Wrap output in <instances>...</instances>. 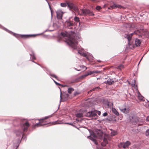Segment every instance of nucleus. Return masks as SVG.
Listing matches in <instances>:
<instances>
[{
	"instance_id": "obj_39",
	"label": "nucleus",
	"mask_w": 149,
	"mask_h": 149,
	"mask_svg": "<svg viewBox=\"0 0 149 149\" xmlns=\"http://www.w3.org/2000/svg\"><path fill=\"white\" fill-rule=\"evenodd\" d=\"M69 95L68 94H66L64 96L65 97L66 99H67L69 97Z\"/></svg>"
},
{
	"instance_id": "obj_24",
	"label": "nucleus",
	"mask_w": 149,
	"mask_h": 149,
	"mask_svg": "<svg viewBox=\"0 0 149 149\" xmlns=\"http://www.w3.org/2000/svg\"><path fill=\"white\" fill-rule=\"evenodd\" d=\"M61 6L63 7H65L67 6H68V2L67 3H61L60 4Z\"/></svg>"
},
{
	"instance_id": "obj_44",
	"label": "nucleus",
	"mask_w": 149,
	"mask_h": 149,
	"mask_svg": "<svg viewBox=\"0 0 149 149\" xmlns=\"http://www.w3.org/2000/svg\"><path fill=\"white\" fill-rule=\"evenodd\" d=\"M146 119L147 120L149 121V116L147 117Z\"/></svg>"
},
{
	"instance_id": "obj_10",
	"label": "nucleus",
	"mask_w": 149,
	"mask_h": 149,
	"mask_svg": "<svg viewBox=\"0 0 149 149\" xmlns=\"http://www.w3.org/2000/svg\"><path fill=\"white\" fill-rule=\"evenodd\" d=\"M134 34H136V33L135 32H134L132 33L129 35H128V34H125V38H126L127 39L128 41L129 42L128 43V44H129V42L131 40V38L132 37V35Z\"/></svg>"
},
{
	"instance_id": "obj_32",
	"label": "nucleus",
	"mask_w": 149,
	"mask_h": 149,
	"mask_svg": "<svg viewBox=\"0 0 149 149\" xmlns=\"http://www.w3.org/2000/svg\"><path fill=\"white\" fill-rule=\"evenodd\" d=\"M50 75L51 76L55 78L56 79H58V77L55 74H50Z\"/></svg>"
},
{
	"instance_id": "obj_5",
	"label": "nucleus",
	"mask_w": 149,
	"mask_h": 149,
	"mask_svg": "<svg viewBox=\"0 0 149 149\" xmlns=\"http://www.w3.org/2000/svg\"><path fill=\"white\" fill-rule=\"evenodd\" d=\"M67 7L70 10H73L77 12H78L79 11L78 9L77 6L72 2H68Z\"/></svg>"
},
{
	"instance_id": "obj_43",
	"label": "nucleus",
	"mask_w": 149,
	"mask_h": 149,
	"mask_svg": "<svg viewBox=\"0 0 149 149\" xmlns=\"http://www.w3.org/2000/svg\"><path fill=\"white\" fill-rule=\"evenodd\" d=\"M93 73V71H90L88 74V75H91Z\"/></svg>"
},
{
	"instance_id": "obj_50",
	"label": "nucleus",
	"mask_w": 149,
	"mask_h": 149,
	"mask_svg": "<svg viewBox=\"0 0 149 149\" xmlns=\"http://www.w3.org/2000/svg\"><path fill=\"white\" fill-rule=\"evenodd\" d=\"M48 3H48H49L48 2V0H45Z\"/></svg>"
},
{
	"instance_id": "obj_26",
	"label": "nucleus",
	"mask_w": 149,
	"mask_h": 149,
	"mask_svg": "<svg viewBox=\"0 0 149 149\" xmlns=\"http://www.w3.org/2000/svg\"><path fill=\"white\" fill-rule=\"evenodd\" d=\"M117 134V131H113L111 133V135L112 136H114Z\"/></svg>"
},
{
	"instance_id": "obj_11",
	"label": "nucleus",
	"mask_w": 149,
	"mask_h": 149,
	"mask_svg": "<svg viewBox=\"0 0 149 149\" xmlns=\"http://www.w3.org/2000/svg\"><path fill=\"white\" fill-rule=\"evenodd\" d=\"M122 6L120 5H117L114 4L113 5L111 6L110 7L108 8V9H116L117 8H121Z\"/></svg>"
},
{
	"instance_id": "obj_40",
	"label": "nucleus",
	"mask_w": 149,
	"mask_h": 149,
	"mask_svg": "<svg viewBox=\"0 0 149 149\" xmlns=\"http://www.w3.org/2000/svg\"><path fill=\"white\" fill-rule=\"evenodd\" d=\"M48 5L49 6V8H50V11H51V15H52V10L51 7H50V5L49 4V3H48Z\"/></svg>"
},
{
	"instance_id": "obj_25",
	"label": "nucleus",
	"mask_w": 149,
	"mask_h": 149,
	"mask_svg": "<svg viewBox=\"0 0 149 149\" xmlns=\"http://www.w3.org/2000/svg\"><path fill=\"white\" fill-rule=\"evenodd\" d=\"M30 55L31 56V58L32 60H34L36 59V57L35 56V54L33 52H32V54H30Z\"/></svg>"
},
{
	"instance_id": "obj_13",
	"label": "nucleus",
	"mask_w": 149,
	"mask_h": 149,
	"mask_svg": "<svg viewBox=\"0 0 149 149\" xmlns=\"http://www.w3.org/2000/svg\"><path fill=\"white\" fill-rule=\"evenodd\" d=\"M141 42L140 40L137 38L135 40V45L136 46H138L140 45Z\"/></svg>"
},
{
	"instance_id": "obj_37",
	"label": "nucleus",
	"mask_w": 149,
	"mask_h": 149,
	"mask_svg": "<svg viewBox=\"0 0 149 149\" xmlns=\"http://www.w3.org/2000/svg\"><path fill=\"white\" fill-rule=\"evenodd\" d=\"M51 116H46L44 118L42 119L41 120H43L48 118L50 117Z\"/></svg>"
},
{
	"instance_id": "obj_20",
	"label": "nucleus",
	"mask_w": 149,
	"mask_h": 149,
	"mask_svg": "<svg viewBox=\"0 0 149 149\" xmlns=\"http://www.w3.org/2000/svg\"><path fill=\"white\" fill-rule=\"evenodd\" d=\"M138 91V90H137ZM138 97L139 99L140 100H143V97L142 96L140 93L138 91Z\"/></svg>"
},
{
	"instance_id": "obj_27",
	"label": "nucleus",
	"mask_w": 149,
	"mask_h": 149,
	"mask_svg": "<svg viewBox=\"0 0 149 149\" xmlns=\"http://www.w3.org/2000/svg\"><path fill=\"white\" fill-rule=\"evenodd\" d=\"M61 35L63 37H65L68 36L67 34L63 32H61Z\"/></svg>"
},
{
	"instance_id": "obj_41",
	"label": "nucleus",
	"mask_w": 149,
	"mask_h": 149,
	"mask_svg": "<svg viewBox=\"0 0 149 149\" xmlns=\"http://www.w3.org/2000/svg\"><path fill=\"white\" fill-rule=\"evenodd\" d=\"M100 73V71L98 70H96L95 71H93V73Z\"/></svg>"
},
{
	"instance_id": "obj_29",
	"label": "nucleus",
	"mask_w": 149,
	"mask_h": 149,
	"mask_svg": "<svg viewBox=\"0 0 149 149\" xmlns=\"http://www.w3.org/2000/svg\"><path fill=\"white\" fill-rule=\"evenodd\" d=\"M74 20L77 22H79L80 21L79 18L77 17H75L74 18Z\"/></svg>"
},
{
	"instance_id": "obj_31",
	"label": "nucleus",
	"mask_w": 149,
	"mask_h": 149,
	"mask_svg": "<svg viewBox=\"0 0 149 149\" xmlns=\"http://www.w3.org/2000/svg\"><path fill=\"white\" fill-rule=\"evenodd\" d=\"M95 112L96 113V114L97 115V114L98 115L100 116L101 114V112L100 111H97L95 110H94Z\"/></svg>"
},
{
	"instance_id": "obj_35",
	"label": "nucleus",
	"mask_w": 149,
	"mask_h": 149,
	"mask_svg": "<svg viewBox=\"0 0 149 149\" xmlns=\"http://www.w3.org/2000/svg\"><path fill=\"white\" fill-rule=\"evenodd\" d=\"M146 136H149V129L147 130L146 131Z\"/></svg>"
},
{
	"instance_id": "obj_6",
	"label": "nucleus",
	"mask_w": 149,
	"mask_h": 149,
	"mask_svg": "<svg viewBox=\"0 0 149 149\" xmlns=\"http://www.w3.org/2000/svg\"><path fill=\"white\" fill-rule=\"evenodd\" d=\"M86 116L88 117L91 118L92 119H97V115L95 112L94 110H92L91 111H89L86 113Z\"/></svg>"
},
{
	"instance_id": "obj_18",
	"label": "nucleus",
	"mask_w": 149,
	"mask_h": 149,
	"mask_svg": "<svg viewBox=\"0 0 149 149\" xmlns=\"http://www.w3.org/2000/svg\"><path fill=\"white\" fill-rule=\"evenodd\" d=\"M3 29H4V30H5L6 31H7V32L10 33L11 34H13V35L17 37V35L16 34H15V33H13V32L9 31V30H8V29L5 28H3Z\"/></svg>"
},
{
	"instance_id": "obj_49",
	"label": "nucleus",
	"mask_w": 149,
	"mask_h": 149,
	"mask_svg": "<svg viewBox=\"0 0 149 149\" xmlns=\"http://www.w3.org/2000/svg\"><path fill=\"white\" fill-rule=\"evenodd\" d=\"M142 58H141V60H140V61H139V63L138 64H139V63L141 61V59H142Z\"/></svg>"
},
{
	"instance_id": "obj_7",
	"label": "nucleus",
	"mask_w": 149,
	"mask_h": 149,
	"mask_svg": "<svg viewBox=\"0 0 149 149\" xmlns=\"http://www.w3.org/2000/svg\"><path fill=\"white\" fill-rule=\"evenodd\" d=\"M131 145V143L129 141H127L124 143L122 142L119 143L118 146L119 148H123L125 149L128 148Z\"/></svg>"
},
{
	"instance_id": "obj_4",
	"label": "nucleus",
	"mask_w": 149,
	"mask_h": 149,
	"mask_svg": "<svg viewBox=\"0 0 149 149\" xmlns=\"http://www.w3.org/2000/svg\"><path fill=\"white\" fill-rule=\"evenodd\" d=\"M81 13H79V12L78 14L80 15H88L90 16H93L94 14L92 11H90L89 10L87 9H81L80 10Z\"/></svg>"
},
{
	"instance_id": "obj_17",
	"label": "nucleus",
	"mask_w": 149,
	"mask_h": 149,
	"mask_svg": "<svg viewBox=\"0 0 149 149\" xmlns=\"http://www.w3.org/2000/svg\"><path fill=\"white\" fill-rule=\"evenodd\" d=\"M40 34H38L37 35H21V37L23 38H28L29 37H31V36H35L37 35H40Z\"/></svg>"
},
{
	"instance_id": "obj_1",
	"label": "nucleus",
	"mask_w": 149,
	"mask_h": 149,
	"mask_svg": "<svg viewBox=\"0 0 149 149\" xmlns=\"http://www.w3.org/2000/svg\"><path fill=\"white\" fill-rule=\"evenodd\" d=\"M80 38V37L77 36V35H76L75 34L70 35L68 38V40H67L66 42L73 49H77L78 51V52L79 54L84 57H86L87 59H89V58L90 57L86 56V54L84 52V49H82L81 50H79L77 46L78 43L77 40L79 39ZM90 58L91 60L93 59L94 58L93 56H90Z\"/></svg>"
},
{
	"instance_id": "obj_12",
	"label": "nucleus",
	"mask_w": 149,
	"mask_h": 149,
	"mask_svg": "<svg viewBox=\"0 0 149 149\" xmlns=\"http://www.w3.org/2000/svg\"><path fill=\"white\" fill-rule=\"evenodd\" d=\"M114 82L113 81L112 79H109L107 81H105L104 83L105 84H107L109 85H110Z\"/></svg>"
},
{
	"instance_id": "obj_36",
	"label": "nucleus",
	"mask_w": 149,
	"mask_h": 149,
	"mask_svg": "<svg viewBox=\"0 0 149 149\" xmlns=\"http://www.w3.org/2000/svg\"><path fill=\"white\" fill-rule=\"evenodd\" d=\"M61 124V123H59L58 121H56L52 123V124L53 125H55L57 124Z\"/></svg>"
},
{
	"instance_id": "obj_51",
	"label": "nucleus",
	"mask_w": 149,
	"mask_h": 149,
	"mask_svg": "<svg viewBox=\"0 0 149 149\" xmlns=\"http://www.w3.org/2000/svg\"><path fill=\"white\" fill-rule=\"evenodd\" d=\"M32 61L33 62H34V63H36L35 62L33 61Z\"/></svg>"
},
{
	"instance_id": "obj_30",
	"label": "nucleus",
	"mask_w": 149,
	"mask_h": 149,
	"mask_svg": "<svg viewBox=\"0 0 149 149\" xmlns=\"http://www.w3.org/2000/svg\"><path fill=\"white\" fill-rule=\"evenodd\" d=\"M53 81H54V82L55 83V84L57 85H59V86H61L62 87H64V86L63 85H62L58 83H57V82H56V81H55L53 79Z\"/></svg>"
},
{
	"instance_id": "obj_34",
	"label": "nucleus",
	"mask_w": 149,
	"mask_h": 149,
	"mask_svg": "<svg viewBox=\"0 0 149 149\" xmlns=\"http://www.w3.org/2000/svg\"><path fill=\"white\" fill-rule=\"evenodd\" d=\"M123 68V66L122 65H120L117 67V68L121 69Z\"/></svg>"
},
{
	"instance_id": "obj_3",
	"label": "nucleus",
	"mask_w": 149,
	"mask_h": 149,
	"mask_svg": "<svg viewBox=\"0 0 149 149\" xmlns=\"http://www.w3.org/2000/svg\"><path fill=\"white\" fill-rule=\"evenodd\" d=\"M29 126V123L27 122H26L23 125L22 127L23 130L21 131V130H19L16 131L15 133L17 138V144L14 147V149H17L19 146V143L20 142L21 140L23 137V131H26Z\"/></svg>"
},
{
	"instance_id": "obj_38",
	"label": "nucleus",
	"mask_w": 149,
	"mask_h": 149,
	"mask_svg": "<svg viewBox=\"0 0 149 149\" xmlns=\"http://www.w3.org/2000/svg\"><path fill=\"white\" fill-rule=\"evenodd\" d=\"M100 9H101V7L99 6H97L96 7V9L98 10H100Z\"/></svg>"
},
{
	"instance_id": "obj_9",
	"label": "nucleus",
	"mask_w": 149,
	"mask_h": 149,
	"mask_svg": "<svg viewBox=\"0 0 149 149\" xmlns=\"http://www.w3.org/2000/svg\"><path fill=\"white\" fill-rule=\"evenodd\" d=\"M56 13L57 18L58 19H61L63 13V11L61 10H58L56 11Z\"/></svg>"
},
{
	"instance_id": "obj_15",
	"label": "nucleus",
	"mask_w": 149,
	"mask_h": 149,
	"mask_svg": "<svg viewBox=\"0 0 149 149\" xmlns=\"http://www.w3.org/2000/svg\"><path fill=\"white\" fill-rule=\"evenodd\" d=\"M74 24L71 22H67V26L69 29H72L71 26H73Z\"/></svg>"
},
{
	"instance_id": "obj_28",
	"label": "nucleus",
	"mask_w": 149,
	"mask_h": 149,
	"mask_svg": "<svg viewBox=\"0 0 149 149\" xmlns=\"http://www.w3.org/2000/svg\"><path fill=\"white\" fill-rule=\"evenodd\" d=\"M74 91V89L72 88H69L68 89V92L70 94H71L73 91Z\"/></svg>"
},
{
	"instance_id": "obj_19",
	"label": "nucleus",
	"mask_w": 149,
	"mask_h": 149,
	"mask_svg": "<svg viewBox=\"0 0 149 149\" xmlns=\"http://www.w3.org/2000/svg\"><path fill=\"white\" fill-rule=\"evenodd\" d=\"M120 110L123 113H128L127 111V109L126 108H123L122 107H120L119 108Z\"/></svg>"
},
{
	"instance_id": "obj_16",
	"label": "nucleus",
	"mask_w": 149,
	"mask_h": 149,
	"mask_svg": "<svg viewBox=\"0 0 149 149\" xmlns=\"http://www.w3.org/2000/svg\"><path fill=\"white\" fill-rule=\"evenodd\" d=\"M112 111L117 116H118L119 115V114L118 111L116 110L114 108H112Z\"/></svg>"
},
{
	"instance_id": "obj_8",
	"label": "nucleus",
	"mask_w": 149,
	"mask_h": 149,
	"mask_svg": "<svg viewBox=\"0 0 149 149\" xmlns=\"http://www.w3.org/2000/svg\"><path fill=\"white\" fill-rule=\"evenodd\" d=\"M38 120L39 121V122L38 123H36L35 125V127H38L47 124L44 121L41 120V119H38Z\"/></svg>"
},
{
	"instance_id": "obj_2",
	"label": "nucleus",
	"mask_w": 149,
	"mask_h": 149,
	"mask_svg": "<svg viewBox=\"0 0 149 149\" xmlns=\"http://www.w3.org/2000/svg\"><path fill=\"white\" fill-rule=\"evenodd\" d=\"M90 135L88 136L87 138L92 141L95 144L97 145L98 144L97 141L95 139V138H98L100 139H103V132L100 129L95 130V131H91L89 130Z\"/></svg>"
},
{
	"instance_id": "obj_47",
	"label": "nucleus",
	"mask_w": 149,
	"mask_h": 149,
	"mask_svg": "<svg viewBox=\"0 0 149 149\" xmlns=\"http://www.w3.org/2000/svg\"><path fill=\"white\" fill-rule=\"evenodd\" d=\"M97 61L99 62H101V61L100 60H97Z\"/></svg>"
},
{
	"instance_id": "obj_46",
	"label": "nucleus",
	"mask_w": 149,
	"mask_h": 149,
	"mask_svg": "<svg viewBox=\"0 0 149 149\" xmlns=\"http://www.w3.org/2000/svg\"><path fill=\"white\" fill-rule=\"evenodd\" d=\"M69 125H71L72 126H74L73 125V124L72 123H69Z\"/></svg>"
},
{
	"instance_id": "obj_48",
	"label": "nucleus",
	"mask_w": 149,
	"mask_h": 149,
	"mask_svg": "<svg viewBox=\"0 0 149 149\" xmlns=\"http://www.w3.org/2000/svg\"><path fill=\"white\" fill-rule=\"evenodd\" d=\"M69 123H65V124H69Z\"/></svg>"
},
{
	"instance_id": "obj_22",
	"label": "nucleus",
	"mask_w": 149,
	"mask_h": 149,
	"mask_svg": "<svg viewBox=\"0 0 149 149\" xmlns=\"http://www.w3.org/2000/svg\"><path fill=\"white\" fill-rule=\"evenodd\" d=\"M100 88L99 86H97L93 88L92 89L90 90L91 91H97Z\"/></svg>"
},
{
	"instance_id": "obj_23",
	"label": "nucleus",
	"mask_w": 149,
	"mask_h": 149,
	"mask_svg": "<svg viewBox=\"0 0 149 149\" xmlns=\"http://www.w3.org/2000/svg\"><path fill=\"white\" fill-rule=\"evenodd\" d=\"M103 141L105 143H101V145L102 146H104L106 145V144L107 143V140L106 139L104 138L103 139Z\"/></svg>"
},
{
	"instance_id": "obj_45",
	"label": "nucleus",
	"mask_w": 149,
	"mask_h": 149,
	"mask_svg": "<svg viewBox=\"0 0 149 149\" xmlns=\"http://www.w3.org/2000/svg\"><path fill=\"white\" fill-rule=\"evenodd\" d=\"M60 101H61V99H62V95H61H61H60Z\"/></svg>"
},
{
	"instance_id": "obj_33",
	"label": "nucleus",
	"mask_w": 149,
	"mask_h": 149,
	"mask_svg": "<svg viewBox=\"0 0 149 149\" xmlns=\"http://www.w3.org/2000/svg\"><path fill=\"white\" fill-rule=\"evenodd\" d=\"M19 120V119H18L15 120L13 121V124H15L16 122H17L18 124H19L20 123Z\"/></svg>"
},
{
	"instance_id": "obj_14",
	"label": "nucleus",
	"mask_w": 149,
	"mask_h": 149,
	"mask_svg": "<svg viewBox=\"0 0 149 149\" xmlns=\"http://www.w3.org/2000/svg\"><path fill=\"white\" fill-rule=\"evenodd\" d=\"M136 84V81L135 80H133L132 82L131 85L132 86L134 87L136 90H138L137 86Z\"/></svg>"
},
{
	"instance_id": "obj_21",
	"label": "nucleus",
	"mask_w": 149,
	"mask_h": 149,
	"mask_svg": "<svg viewBox=\"0 0 149 149\" xmlns=\"http://www.w3.org/2000/svg\"><path fill=\"white\" fill-rule=\"evenodd\" d=\"M76 116L78 118H81L83 116V113H79L76 114Z\"/></svg>"
},
{
	"instance_id": "obj_42",
	"label": "nucleus",
	"mask_w": 149,
	"mask_h": 149,
	"mask_svg": "<svg viewBox=\"0 0 149 149\" xmlns=\"http://www.w3.org/2000/svg\"><path fill=\"white\" fill-rule=\"evenodd\" d=\"M108 114L107 112H105L103 114V116H106Z\"/></svg>"
}]
</instances>
